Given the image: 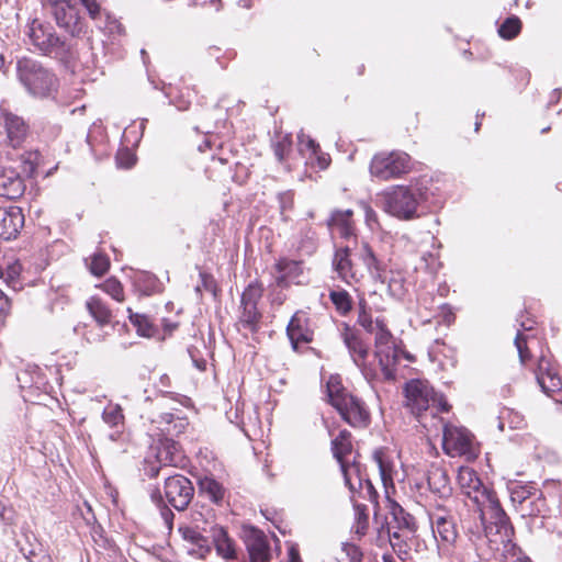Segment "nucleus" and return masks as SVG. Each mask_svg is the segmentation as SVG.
Instances as JSON below:
<instances>
[{
  "label": "nucleus",
  "instance_id": "f257e3e1",
  "mask_svg": "<svg viewBox=\"0 0 562 562\" xmlns=\"http://www.w3.org/2000/svg\"><path fill=\"white\" fill-rule=\"evenodd\" d=\"M357 323L369 334L374 335V357L384 380L396 379V364L404 351L396 347L394 336L383 317L373 318L364 299L358 302Z\"/></svg>",
  "mask_w": 562,
  "mask_h": 562
},
{
  "label": "nucleus",
  "instance_id": "f03ea898",
  "mask_svg": "<svg viewBox=\"0 0 562 562\" xmlns=\"http://www.w3.org/2000/svg\"><path fill=\"white\" fill-rule=\"evenodd\" d=\"M405 398L406 406L424 428L439 430L442 419L437 414L450 408L442 395L436 394L427 381L412 380L405 385Z\"/></svg>",
  "mask_w": 562,
  "mask_h": 562
},
{
  "label": "nucleus",
  "instance_id": "7ed1b4c3",
  "mask_svg": "<svg viewBox=\"0 0 562 562\" xmlns=\"http://www.w3.org/2000/svg\"><path fill=\"white\" fill-rule=\"evenodd\" d=\"M16 77L25 91L36 99L55 98L59 80L53 69L31 57L16 60Z\"/></svg>",
  "mask_w": 562,
  "mask_h": 562
},
{
  "label": "nucleus",
  "instance_id": "20e7f679",
  "mask_svg": "<svg viewBox=\"0 0 562 562\" xmlns=\"http://www.w3.org/2000/svg\"><path fill=\"white\" fill-rule=\"evenodd\" d=\"M328 402L341 418L352 427H364L369 422V413L361 400L348 393L339 376L331 375L326 384Z\"/></svg>",
  "mask_w": 562,
  "mask_h": 562
},
{
  "label": "nucleus",
  "instance_id": "39448f33",
  "mask_svg": "<svg viewBox=\"0 0 562 562\" xmlns=\"http://www.w3.org/2000/svg\"><path fill=\"white\" fill-rule=\"evenodd\" d=\"M376 205L402 221L418 217L419 194L406 186H391L376 195Z\"/></svg>",
  "mask_w": 562,
  "mask_h": 562
},
{
  "label": "nucleus",
  "instance_id": "423d86ee",
  "mask_svg": "<svg viewBox=\"0 0 562 562\" xmlns=\"http://www.w3.org/2000/svg\"><path fill=\"white\" fill-rule=\"evenodd\" d=\"M476 512L485 537L490 541H494L492 539L494 536H498L502 543L509 541L513 527L495 493L480 504Z\"/></svg>",
  "mask_w": 562,
  "mask_h": 562
},
{
  "label": "nucleus",
  "instance_id": "0eeeda50",
  "mask_svg": "<svg viewBox=\"0 0 562 562\" xmlns=\"http://www.w3.org/2000/svg\"><path fill=\"white\" fill-rule=\"evenodd\" d=\"M26 36L35 49L45 56L63 58L69 52V45L54 29L41 20H33L26 26Z\"/></svg>",
  "mask_w": 562,
  "mask_h": 562
},
{
  "label": "nucleus",
  "instance_id": "6e6552de",
  "mask_svg": "<svg viewBox=\"0 0 562 562\" xmlns=\"http://www.w3.org/2000/svg\"><path fill=\"white\" fill-rule=\"evenodd\" d=\"M46 8L57 26L72 37L86 31L85 20L72 0H46Z\"/></svg>",
  "mask_w": 562,
  "mask_h": 562
},
{
  "label": "nucleus",
  "instance_id": "1a4fd4ad",
  "mask_svg": "<svg viewBox=\"0 0 562 562\" xmlns=\"http://www.w3.org/2000/svg\"><path fill=\"white\" fill-rule=\"evenodd\" d=\"M408 170L409 156L400 151L378 154L370 164L371 176L382 181L398 178Z\"/></svg>",
  "mask_w": 562,
  "mask_h": 562
},
{
  "label": "nucleus",
  "instance_id": "9d476101",
  "mask_svg": "<svg viewBox=\"0 0 562 562\" xmlns=\"http://www.w3.org/2000/svg\"><path fill=\"white\" fill-rule=\"evenodd\" d=\"M442 448L450 457L474 458L476 456L472 435L461 426L442 425Z\"/></svg>",
  "mask_w": 562,
  "mask_h": 562
},
{
  "label": "nucleus",
  "instance_id": "9b49d317",
  "mask_svg": "<svg viewBox=\"0 0 562 562\" xmlns=\"http://www.w3.org/2000/svg\"><path fill=\"white\" fill-rule=\"evenodd\" d=\"M342 475L353 504L358 498H362L378 506L379 494L372 482L361 473L359 463L352 462L351 465H345Z\"/></svg>",
  "mask_w": 562,
  "mask_h": 562
},
{
  "label": "nucleus",
  "instance_id": "f8f14e48",
  "mask_svg": "<svg viewBox=\"0 0 562 562\" xmlns=\"http://www.w3.org/2000/svg\"><path fill=\"white\" fill-rule=\"evenodd\" d=\"M194 494L191 481L181 475H169L165 482V496L168 503L177 510H184Z\"/></svg>",
  "mask_w": 562,
  "mask_h": 562
},
{
  "label": "nucleus",
  "instance_id": "ddd939ff",
  "mask_svg": "<svg viewBox=\"0 0 562 562\" xmlns=\"http://www.w3.org/2000/svg\"><path fill=\"white\" fill-rule=\"evenodd\" d=\"M428 516L436 541L449 546L454 543L458 530L451 513L445 506L438 505Z\"/></svg>",
  "mask_w": 562,
  "mask_h": 562
},
{
  "label": "nucleus",
  "instance_id": "4468645a",
  "mask_svg": "<svg viewBox=\"0 0 562 562\" xmlns=\"http://www.w3.org/2000/svg\"><path fill=\"white\" fill-rule=\"evenodd\" d=\"M457 482L461 493L476 507L494 493L483 485L477 473L469 467H461L459 469Z\"/></svg>",
  "mask_w": 562,
  "mask_h": 562
},
{
  "label": "nucleus",
  "instance_id": "2eb2a0df",
  "mask_svg": "<svg viewBox=\"0 0 562 562\" xmlns=\"http://www.w3.org/2000/svg\"><path fill=\"white\" fill-rule=\"evenodd\" d=\"M262 296V288L250 283L241 294L239 323L250 331L257 330L261 314L257 304Z\"/></svg>",
  "mask_w": 562,
  "mask_h": 562
},
{
  "label": "nucleus",
  "instance_id": "dca6fc26",
  "mask_svg": "<svg viewBox=\"0 0 562 562\" xmlns=\"http://www.w3.org/2000/svg\"><path fill=\"white\" fill-rule=\"evenodd\" d=\"M342 339L352 361L361 369L364 378L369 381L376 379L379 375L376 369L367 366L366 362L369 353V347L367 344L349 327L345 328Z\"/></svg>",
  "mask_w": 562,
  "mask_h": 562
},
{
  "label": "nucleus",
  "instance_id": "f3484780",
  "mask_svg": "<svg viewBox=\"0 0 562 562\" xmlns=\"http://www.w3.org/2000/svg\"><path fill=\"white\" fill-rule=\"evenodd\" d=\"M151 451L160 465L178 468L186 462L179 443L170 437L158 438L151 446Z\"/></svg>",
  "mask_w": 562,
  "mask_h": 562
},
{
  "label": "nucleus",
  "instance_id": "a211bd4d",
  "mask_svg": "<svg viewBox=\"0 0 562 562\" xmlns=\"http://www.w3.org/2000/svg\"><path fill=\"white\" fill-rule=\"evenodd\" d=\"M22 209L15 205L0 206V238L11 240L16 238L24 226Z\"/></svg>",
  "mask_w": 562,
  "mask_h": 562
},
{
  "label": "nucleus",
  "instance_id": "6ab92c4d",
  "mask_svg": "<svg viewBox=\"0 0 562 562\" xmlns=\"http://www.w3.org/2000/svg\"><path fill=\"white\" fill-rule=\"evenodd\" d=\"M244 540L250 562H269L270 548L265 533L254 527L244 530Z\"/></svg>",
  "mask_w": 562,
  "mask_h": 562
},
{
  "label": "nucleus",
  "instance_id": "aec40b11",
  "mask_svg": "<svg viewBox=\"0 0 562 562\" xmlns=\"http://www.w3.org/2000/svg\"><path fill=\"white\" fill-rule=\"evenodd\" d=\"M274 269L276 283L281 288H286L291 283L301 284L304 282V272L301 261L281 258L276 262Z\"/></svg>",
  "mask_w": 562,
  "mask_h": 562
},
{
  "label": "nucleus",
  "instance_id": "412c9836",
  "mask_svg": "<svg viewBox=\"0 0 562 562\" xmlns=\"http://www.w3.org/2000/svg\"><path fill=\"white\" fill-rule=\"evenodd\" d=\"M353 212L351 210H335L327 220V227L331 237H340L350 239L356 237V226L352 220Z\"/></svg>",
  "mask_w": 562,
  "mask_h": 562
},
{
  "label": "nucleus",
  "instance_id": "4be33fe9",
  "mask_svg": "<svg viewBox=\"0 0 562 562\" xmlns=\"http://www.w3.org/2000/svg\"><path fill=\"white\" fill-rule=\"evenodd\" d=\"M386 498L391 517L387 521V530H406L408 533H416L417 522L415 517L389 496H386Z\"/></svg>",
  "mask_w": 562,
  "mask_h": 562
},
{
  "label": "nucleus",
  "instance_id": "5701e85b",
  "mask_svg": "<svg viewBox=\"0 0 562 562\" xmlns=\"http://www.w3.org/2000/svg\"><path fill=\"white\" fill-rule=\"evenodd\" d=\"M351 249L349 246L336 247L333 268L337 272L338 277L347 283L358 281V270L351 261Z\"/></svg>",
  "mask_w": 562,
  "mask_h": 562
},
{
  "label": "nucleus",
  "instance_id": "b1692460",
  "mask_svg": "<svg viewBox=\"0 0 562 562\" xmlns=\"http://www.w3.org/2000/svg\"><path fill=\"white\" fill-rule=\"evenodd\" d=\"M3 124L7 131V138L12 148H19L29 135V125L23 117L5 112Z\"/></svg>",
  "mask_w": 562,
  "mask_h": 562
},
{
  "label": "nucleus",
  "instance_id": "393cba45",
  "mask_svg": "<svg viewBox=\"0 0 562 562\" xmlns=\"http://www.w3.org/2000/svg\"><path fill=\"white\" fill-rule=\"evenodd\" d=\"M286 334L294 349H297L301 342L313 340V331L308 327V319L304 313L297 312L292 316Z\"/></svg>",
  "mask_w": 562,
  "mask_h": 562
},
{
  "label": "nucleus",
  "instance_id": "a878e982",
  "mask_svg": "<svg viewBox=\"0 0 562 562\" xmlns=\"http://www.w3.org/2000/svg\"><path fill=\"white\" fill-rule=\"evenodd\" d=\"M536 376L540 387L548 395L560 391L562 387V380L560 375L558 374L557 370L551 367L550 362L544 358H541L539 361Z\"/></svg>",
  "mask_w": 562,
  "mask_h": 562
},
{
  "label": "nucleus",
  "instance_id": "bb28decb",
  "mask_svg": "<svg viewBox=\"0 0 562 562\" xmlns=\"http://www.w3.org/2000/svg\"><path fill=\"white\" fill-rule=\"evenodd\" d=\"M25 184L19 172L13 169H3L0 172V195L13 200L20 198Z\"/></svg>",
  "mask_w": 562,
  "mask_h": 562
},
{
  "label": "nucleus",
  "instance_id": "cd10ccee",
  "mask_svg": "<svg viewBox=\"0 0 562 562\" xmlns=\"http://www.w3.org/2000/svg\"><path fill=\"white\" fill-rule=\"evenodd\" d=\"M210 532L218 555L225 560H234L237 558L235 541L228 536L226 529L215 525L211 527Z\"/></svg>",
  "mask_w": 562,
  "mask_h": 562
},
{
  "label": "nucleus",
  "instance_id": "c85d7f7f",
  "mask_svg": "<svg viewBox=\"0 0 562 562\" xmlns=\"http://www.w3.org/2000/svg\"><path fill=\"white\" fill-rule=\"evenodd\" d=\"M153 424H157V429L162 434V437L172 438L186 430L188 420L184 417L176 416L171 413H164L153 419Z\"/></svg>",
  "mask_w": 562,
  "mask_h": 562
},
{
  "label": "nucleus",
  "instance_id": "c756f323",
  "mask_svg": "<svg viewBox=\"0 0 562 562\" xmlns=\"http://www.w3.org/2000/svg\"><path fill=\"white\" fill-rule=\"evenodd\" d=\"M102 419L109 427L114 429V431L110 434V439L117 440L124 429L122 407L119 404L109 403L103 409Z\"/></svg>",
  "mask_w": 562,
  "mask_h": 562
},
{
  "label": "nucleus",
  "instance_id": "7c9ffc66",
  "mask_svg": "<svg viewBox=\"0 0 562 562\" xmlns=\"http://www.w3.org/2000/svg\"><path fill=\"white\" fill-rule=\"evenodd\" d=\"M352 450L351 435L348 430H341L339 435L331 440V451L334 457L340 464L341 472L344 473L345 465H351L345 460V457L350 454Z\"/></svg>",
  "mask_w": 562,
  "mask_h": 562
},
{
  "label": "nucleus",
  "instance_id": "2f4dec72",
  "mask_svg": "<svg viewBox=\"0 0 562 562\" xmlns=\"http://www.w3.org/2000/svg\"><path fill=\"white\" fill-rule=\"evenodd\" d=\"M389 541L393 550L401 560H406L411 552V542L415 533H408L406 530H386Z\"/></svg>",
  "mask_w": 562,
  "mask_h": 562
},
{
  "label": "nucleus",
  "instance_id": "473e14b6",
  "mask_svg": "<svg viewBox=\"0 0 562 562\" xmlns=\"http://www.w3.org/2000/svg\"><path fill=\"white\" fill-rule=\"evenodd\" d=\"M429 488L440 497L448 496L451 492L447 472L440 467H432L427 476Z\"/></svg>",
  "mask_w": 562,
  "mask_h": 562
},
{
  "label": "nucleus",
  "instance_id": "72a5a7b5",
  "mask_svg": "<svg viewBox=\"0 0 562 562\" xmlns=\"http://www.w3.org/2000/svg\"><path fill=\"white\" fill-rule=\"evenodd\" d=\"M86 307L99 326L110 324L112 319V311L100 297H90L86 303Z\"/></svg>",
  "mask_w": 562,
  "mask_h": 562
},
{
  "label": "nucleus",
  "instance_id": "f704fd0d",
  "mask_svg": "<svg viewBox=\"0 0 562 562\" xmlns=\"http://www.w3.org/2000/svg\"><path fill=\"white\" fill-rule=\"evenodd\" d=\"M373 460L376 463L381 476V481L387 491L389 486L393 485V462L383 449H376L373 452ZM389 492H386L387 494Z\"/></svg>",
  "mask_w": 562,
  "mask_h": 562
},
{
  "label": "nucleus",
  "instance_id": "c9c22d12",
  "mask_svg": "<svg viewBox=\"0 0 562 562\" xmlns=\"http://www.w3.org/2000/svg\"><path fill=\"white\" fill-rule=\"evenodd\" d=\"M127 312L130 321L139 336L151 338L157 335L158 329L147 315L134 313L132 308H127Z\"/></svg>",
  "mask_w": 562,
  "mask_h": 562
},
{
  "label": "nucleus",
  "instance_id": "e433bc0d",
  "mask_svg": "<svg viewBox=\"0 0 562 562\" xmlns=\"http://www.w3.org/2000/svg\"><path fill=\"white\" fill-rule=\"evenodd\" d=\"M200 492L213 503H220L224 497L223 486L213 477L204 476L199 481Z\"/></svg>",
  "mask_w": 562,
  "mask_h": 562
},
{
  "label": "nucleus",
  "instance_id": "4c0bfd02",
  "mask_svg": "<svg viewBox=\"0 0 562 562\" xmlns=\"http://www.w3.org/2000/svg\"><path fill=\"white\" fill-rule=\"evenodd\" d=\"M355 524L352 526V532L359 538L363 537L369 529V515L366 505L355 502Z\"/></svg>",
  "mask_w": 562,
  "mask_h": 562
},
{
  "label": "nucleus",
  "instance_id": "58836bf2",
  "mask_svg": "<svg viewBox=\"0 0 562 562\" xmlns=\"http://www.w3.org/2000/svg\"><path fill=\"white\" fill-rule=\"evenodd\" d=\"M299 138V150L302 154L308 153L310 158L317 157L318 165L322 169L328 166V159L325 157H318L319 146L318 144L312 139L310 136L304 135L303 133L297 136Z\"/></svg>",
  "mask_w": 562,
  "mask_h": 562
},
{
  "label": "nucleus",
  "instance_id": "ea45409f",
  "mask_svg": "<svg viewBox=\"0 0 562 562\" xmlns=\"http://www.w3.org/2000/svg\"><path fill=\"white\" fill-rule=\"evenodd\" d=\"M329 300L336 311L342 316L347 315L352 308L351 296L346 290L339 289L330 291Z\"/></svg>",
  "mask_w": 562,
  "mask_h": 562
},
{
  "label": "nucleus",
  "instance_id": "a19ab883",
  "mask_svg": "<svg viewBox=\"0 0 562 562\" xmlns=\"http://www.w3.org/2000/svg\"><path fill=\"white\" fill-rule=\"evenodd\" d=\"M521 30V22L517 16L507 18L499 26L498 34L505 40H513Z\"/></svg>",
  "mask_w": 562,
  "mask_h": 562
},
{
  "label": "nucleus",
  "instance_id": "79ce46f5",
  "mask_svg": "<svg viewBox=\"0 0 562 562\" xmlns=\"http://www.w3.org/2000/svg\"><path fill=\"white\" fill-rule=\"evenodd\" d=\"M88 266L92 274L101 277L109 270L110 260L105 255L95 252L90 257Z\"/></svg>",
  "mask_w": 562,
  "mask_h": 562
},
{
  "label": "nucleus",
  "instance_id": "37998d69",
  "mask_svg": "<svg viewBox=\"0 0 562 562\" xmlns=\"http://www.w3.org/2000/svg\"><path fill=\"white\" fill-rule=\"evenodd\" d=\"M179 530L181 531L183 539L190 541L200 549L209 550V541L201 532L190 527L180 528Z\"/></svg>",
  "mask_w": 562,
  "mask_h": 562
},
{
  "label": "nucleus",
  "instance_id": "c03bdc74",
  "mask_svg": "<svg viewBox=\"0 0 562 562\" xmlns=\"http://www.w3.org/2000/svg\"><path fill=\"white\" fill-rule=\"evenodd\" d=\"M100 288L117 302L124 301V292L121 282L114 278L108 279Z\"/></svg>",
  "mask_w": 562,
  "mask_h": 562
},
{
  "label": "nucleus",
  "instance_id": "a18cd8bd",
  "mask_svg": "<svg viewBox=\"0 0 562 562\" xmlns=\"http://www.w3.org/2000/svg\"><path fill=\"white\" fill-rule=\"evenodd\" d=\"M358 257L362 260L370 273L374 270H379L378 259L368 244H362Z\"/></svg>",
  "mask_w": 562,
  "mask_h": 562
},
{
  "label": "nucleus",
  "instance_id": "49530a36",
  "mask_svg": "<svg viewBox=\"0 0 562 562\" xmlns=\"http://www.w3.org/2000/svg\"><path fill=\"white\" fill-rule=\"evenodd\" d=\"M280 214L283 221H288V211H291L294 204V194L292 191H284L278 194Z\"/></svg>",
  "mask_w": 562,
  "mask_h": 562
},
{
  "label": "nucleus",
  "instance_id": "de8ad7c7",
  "mask_svg": "<svg viewBox=\"0 0 562 562\" xmlns=\"http://www.w3.org/2000/svg\"><path fill=\"white\" fill-rule=\"evenodd\" d=\"M38 153L25 151L21 155L22 171L26 175H33L37 166Z\"/></svg>",
  "mask_w": 562,
  "mask_h": 562
},
{
  "label": "nucleus",
  "instance_id": "09e8293b",
  "mask_svg": "<svg viewBox=\"0 0 562 562\" xmlns=\"http://www.w3.org/2000/svg\"><path fill=\"white\" fill-rule=\"evenodd\" d=\"M528 336L518 331L515 338V346L517 348L520 362L525 364L527 360L530 358V353L527 347Z\"/></svg>",
  "mask_w": 562,
  "mask_h": 562
},
{
  "label": "nucleus",
  "instance_id": "8fccbe9b",
  "mask_svg": "<svg viewBox=\"0 0 562 562\" xmlns=\"http://www.w3.org/2000/svg\"><path fill=\"white\" fill-rule=\"evenodd\" d=\"M292 142L289 136H284L274 145V155L279 161H283L291 150Z\"/></svg>",
  "mask_w": 562,
  "mask_h": 562
},
{
  "label": "nucleus",
  "instance_id": "3c124183",
  "mask_svg": "<svg viewBox=\"0 0 562 562\" xmlns=\"http://www.w3.org/2000/svg\"><path fill=\"white\" fill-rule=\"evenodd\" d=\"M87 10L90 18L94 21L101 19L102 11L97 0H78Z\"/></svg>",
  "mask_w": 562,
  "mask_h": 562
},
{
  "label": "nucleus",
  "instance_id": "603ef678",
  "mask_svg": "<svg viewBox=\"0 0 562 562\" xmlns=\"http://www.w3.org/2000/svg\"><path fill=\"white\" fill-rule=\"evenodd\" d=\"M342 552L345 553L346 558L348 559V562H361V560H362V552L355 544L344 543Z\"/></svg>",
  "mask_w": 562,
  "mask_h": 562
},
{
  "label": "nucleus",
  "instance_id": "864d4df0",
  "mask_svg": "<svg viewBox=\"0 0 562 562\" xmlns=\"http://www.w3.org/2000/svg\"><path fill=\"white\" fill-rule=\"evenodd\" d=\"M164 467L165 465H160L159 463H157L156 459L153 461V460H150V458H147L145 460L144 474L149 479H154V477L158 476L160 470Z\"/></svg>",
  "mask_w": 562,
  "mask_h": 562
},
{
  "label": "nucleus",
  "instance_id": "5fc2aeb1",
  "mask_svg": "<svg viewBox=\"0 0 562 562\" xmlns=\"http://www.w3.org/2000/svg\"><path fill=\"white\" fill-rule=\"evenodd\" d=\"M135 157L127 150L117 155L116 161L120 167L131 168L135 164Z\"/></svg>",
  "mask_w": 562,
  "mask_h": 562
},
{
  "label": "nucleus",
  "instance_id": "6e6d98bb",
  "mask_svg": "<svg viewBox=\"0 0 562 562\" xmlns=\"http://www.w3.org/2000/svg\"><path fill=\"white\" fill-rule=\"evenodd\" d=\"M362 205H363V210H364V216H366L367 224L370 227H372L373 224H378V215H376L375 211L367 203H363Z\"/></svg>",
  "mask_w": 562,
  "mask_h": 562
},
{
  "label": "nucleus",
  "instance_id": "4d7b16f0",
  "mask_svg": "<svg viewBox=\"0 0 562 562\" xmlns=\"http://www.w3.org/2000/svg\"><path fill=\"white\" fill-rule=\"evenodd\" d=\"M157 387L161 393L170 394L171 392L169 389L171 387V381L170 378L167 374H162L159 378V381L157 383Z\"/></svg>",
  "mask_w": 562,
  "mask_h": 562
},
{
  "label": "nucleus",
  "instance_id": "13d9d810",
  "mask_svg": "<svg viewBox=\"0 0 562 562\" xmlns=\"http://www.w3.org/2000/svg\"><path fill=\"white\" fill-rule=\"evenodd\" d=\"M288 562H302L299 549L294 544L289 547Z\"/></svg>",
  "mask_w": 562,
  "mask_h": 562
},
{
  "label": "nucleus",
  "instance_id": "bf43d9fd",
  "mask_svg": "<svg viewBox=\"0 0 562 562\" xmlns=\"http://www.w3.org/2000/svg\"><path fill=\"white\" fill-rule=\"evenodd\" d=\"M200 277L202 280L203 288L207 291H213L214 290V280H213L212 276L201 272Z\"/></svg>",
  "mask_w": 562,
  "mask_h": 562
},
{
  "label": "nucleus",
  "instance_id": "052dcab7",
  "mask_svg": "<svg viewBox=\"0 0 562 562\" xmlns=\"http://www.w3.org/2000/svg\"><path fill=\"white\" fill-rule=\"evenodd\" d=\"M526 497H527V492L524 488L512 492V499L514 502L519 501L521 503L526 499Z\"/></svg>",
  "mask_w": 562,
  "mask_h": 562
},
{
  "label": "nucleus",
  "instance_id": "680f3d73",
  "mask_svg": "<svg viewBox=\"0 0 562 562\" xmlns=\"http://www.w3.org/2000/svg\"><path fill=\"white\" fill-rule=\"evenodd\" d=\"M161 516H162L165 522L168 525V527H171V522L173 519V513L168 508H164L161 510Z\"/></svg>",
  "mask_w": 562,
  "mask_h": 562
},
{
  "label": "nucleus",
  "instance_id": "e2e57ef3",
  "mask_svg": "<svg viewBox=\"0 0 562 562\" xmlns=\"http://www.w3.org/2000/svg\"><path fill=\"white\" fill-rule=\"evenodd\" d=\"M21 270H22V266L20 262L16 261V262L12 263L11 266H9V276L16 277L20 274Z\"/></svg>",
  "mask_w": 562,
  "mask_h": 562
},
{
  "label": "nucleus",
  "instance_id": "0e129e2a",
  "mask_svg": "<svg viewBox=\"0 0 562 562\" xmlns=\"http://www.w3.org/2000/svg\"><path fill=\"white\" fill-rule=\"evenodd\" d=\"M150 498L157 505H160L162 503V496H161V493H160V491L158 488H155V490L151 491Z\"/></svg>",
  "mask_w": 562,
  "mask_h": 562
},
{
  "label": "nucleus",
  "instance_id": "69168bd1",
  "mask_svg": "<svg viewBox=\"0 0 562 562\" xmlns=\"http://www.w3.org/2000/svg\"><path fill=\"white\" fill-rule=\"evenodd\" d=\"M510 415H513V419L510 420V423L514 424L516 428H520L524 423V419L517 413H510Z\"/></svg>",
  "mask_w": 562,
  "mask_h": 562
},
{
  "label": "nucleus",
  "instance_id": "338daca9",
  "mask_svg": "<svg viewBox=\"0 0 562 562\" xmlns=\"http://www.w3.org/2000/svg\"><path fill=\"white\" fill-rule=\"evenodd\" d=\"M7 306V300L0 294V317L5 314Z\"/></svg>",
  "mask_w": 562,
  "mask_h": 562
},
{
  "label": "nucleus",
  "instance_id": "774afa93",
  "mask_svg": "<svg viewBox=\"0 0 562 562\" xmlns=\"http://www.w3.org/2000/svg\"><path fill=\"white\" fill-rule=\"evenodd\" d=\"M514 562H532V561L527 557H522V558H517Z\"/></svg>",
  "mask_w": 562,
  "mask_h": 562
}]
</instances>
